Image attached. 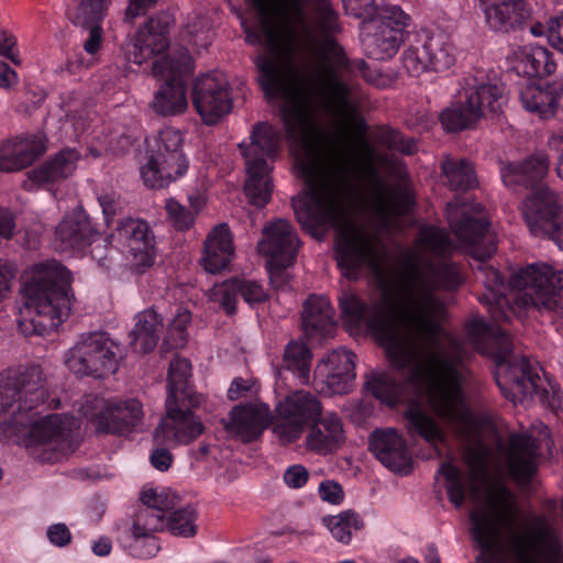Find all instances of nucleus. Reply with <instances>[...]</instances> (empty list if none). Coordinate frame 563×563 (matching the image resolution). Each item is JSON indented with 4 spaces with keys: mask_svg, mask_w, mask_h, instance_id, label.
<instances>
[{
    "mask_svg": "<svg viewBox=\"0 0 563 563\" xmlns=\"http://www.w3.org/2000/svg\"><path fill=\"white\" fill-rule=\"evenodd\" d=\"M418 241L424 251L441 260L435 262L415 251L407 252L397 305L387 291L369 303L352 292H345L339 299L344 321L351 327L369 330L385 344L394 364L406 368L410 379L432 373V366H437L439 361L431 358V366L417 363L404 333L437 338L446 317V307L435 290L454 289L462 283L459 268L446 258L452 243L444 230L423 227Z\"/></svg>",
    "mask_w": 563,
    "mask_h": 563,
    "instance_id": "nucleus-1",
    "label": "nucleus"
},
{
    "mask_svg": "<svg viewBox=\"0 0 563 563\" xmlns=\"http://www.w3.org/2000/svg\"><path fill=\"white\" fill-rule=\"evenodd\" d=\"M404 339L410 344L417 363L431 365L433 357L439 361L437 366H432V373L410 379L406 368L394 364L386 350L393 373L373 374L366 380L365 387L377 399L400 397L407 390L411 391L415 398L423 397L434 415L444 422L460 428L470 441L475 442L465 454L468 466L465 474L451 463H442L439 470L446 479L449 500L460 508L464 504L466 493L473 500L481 498L490 455L489 448L479 439L481 431L489 427V423L472 413L463 395L468 353L460 339L444 334L442 328L434 339L420 338L408 332L404 333Z\"/></svg>",
    "mask_w": 563,
    "mask_h": 563,
    "instance_id": "nucleus-2",
    "label": "nucleus"
},
{
    "mask_svg": "<svg viewBox=\"0 0 563 563\" xmlns=\"http://www.w3.org/2000/svg\"><path fill=\"white\" fill-rule=\"evenodd\" d=\"M48 396L38 366L9 367L0 373V416H12L11 427L20 443L42 462H55L74 450L73 433L79 418L63 415H26Z\"/></svg>",
    "mask_w": 563,
    "mask_h": 563,
    "instance_id": "nucleus-3",
    "label": "nucleus"
},
{
    "mask_svg": "<svg viewBox=\"0 0 563 563\" xmlns=\"http://www.w3.org/2000/svg\"><path fill=\"white\" fill-rule=\"evenodd\" d=\"M518 504L503 483H489L482 501L470 514L472 534L484 551L501 550L511 538L519 563H555L562 549L558 532L548 523L538 525L526 536L516 533Z\"/></svg>",
    "mask_w": 563,
    "mask_h": 563,
    "instance_id": "nucleus-4",
    "label": "nucleus"
},
{
    "mask_svg": "<svg viewBox=\"0 0 563 563\" xmlns=\"http://www.w3.org/2000/svg\"><path fill=\"white\" fill-rule=\"evenodd\" d=\"M478 277L486 288L479 300L487 306L495 322L508 321L519 308L563 313V269L547 264H531L514 273L508 284L493 266L478 265Z\"/></svg>",
    "mask_w": 563,
    "mask_h": 563,
    "instance_id": "nucleus-5",
    "label": "nucleus"
},
{
    "mask_svg": "<svg viewBox=\"0 0 563 563\" xmlns=\"http://www.w3.org/2000/svg\"><path fill=\"white\" fill-rule=\"evenodd\" d=\"M470 343L481 353L490 355L498 367L496 382L504 396L514 404L537 399L541 405L556 410L561 406L560 388L526 356H517L505 329L475 319L466 324Z\"/></svg>",
    "mask_w": 563,
    "mask_h": 563,
    "instance_id": "nucleus-6",
    "label": "nucleus"
},
{
    "mask_svg": "<svg viewBox=\"0 0 563 563\" xmlns=\"http://www.w3.org/2000/svg\"><path fill=\"white\" fill-rule=\"evenodd\" d=\"M377 88H386L390 78L365 60H350L338 42L325 36L316 46L314 80L323 93L330 112L347 125H354L362 134L360 146L372 155V147L366 141L365 122L358 117L360 92L352 82L353 70Z\"/></svg>",
    "mask_w": 563,
    "mask_h": 563,
    "instance_id": "nucleus-7",
    "label": "nucleus"
},
{
    "mask_svg": "<svg viewBox=\"0 0 563 563\" xmlns=\"http://www.w3.org/2000/svg\"><path fill=\"white\" fill-rule=\"evenodd\" d=\"M70 272L53 261L35 265L26 275L19 308V328L25 335L57 329L69 316Z\"/></svg>",
    "mask_w": 563,
    "mask_h": 563,
    "instance_id": "nucleus-8",
    "label": "nucleus"
},
{
    "mask_svg": "<svg viewBox=\"0 0 563 563\" xmlns=\"http://www.w3.org/2000/svg\"><path fill=\"white\" fill-rule=\"evenodd\" d=\"M154 255L152 231L146 222L137 219L121 221L108 245L98 244L91 250V257L107 269L123 264L145 268L154 263Z\"/></svg>",
    "mask_w": 563,
    "mask_h": 563,
    "instance_id": "nucleus-9",
    "label": "nucleus"
},
{
    "mask_svg": "<svg viewBox=\"0 0 563 563\" xmlns=\"http://www.w3.org/2000/svg\"><path fill=\"white\" fill-rule=\"evenodd\" d=\"M183 145V133L172 126H165L146 139L147 161L140 167L141 179L146 187L166 188L187 174L189 161Z\"/></svg>",
    "mask_w": 563,
    "mask_h": 563,
    "instance_id": "nucleus-10",
    "label": "nucleus"
},
{
    "mask_svg": "<svg viewBox=\"0 0 563 563\" xmlns=\"http://www.w3.org/2000/svg\"><path fill=\"white\" fill-rule=\"evenodd\" d=\"M505 87L470 78L455 99L440 114L448 132L472 129L485 113L499 114L506 104Z\"/></svg>",
    "mask_w": 563,
    "mask_h": 563,
    "instance_id": "nucleus-11",
    "label": "nucleus"
},
{
    "mask_svg": "<svg viewBox=\"0 0 563 563\" xmlns=\"http://www.w3.org/2000/svg\"><path fill=\"white\" fill-rule=\"evenodd\" d=\"M122 346L104 332L81 334L64 355L66 367L78 376L104 377L118 371Z\"/></svg>",
    "mask_w": 563,
    "mask_h": 563,
    "instance_id": "nucleus-12",
    "label": "nucleus"
},
{
    "mask_svg": "<svg viewBox=\"0 0 563 563\" xmlns=\"http://www.w3.org/2000/svg\"><path fill=\"white\" fill-rule=\"evenodd\" d=\"M192 68V57L187 53H181L177 60L168 55L153 62L152 74L155 77L165 78L150 103L155 114L172 118L186 113L189 108V98L183 76L190 73Z\"/></svg>",
    "mask_w": 563,
    "mask_h": 563,
    "instance_id": "nucleus-13",
    "label": "nucleus"
},
{
    "mask_svg": "<svg viewBox=\"0 0 563 563\" xmlns=\"http://www.w3.org/2000/svg\"><path fill=\"white\" fill-rule=\"evenodd\" d=\"M411 18L399 5L387 4L365 24L363 45L368 57L376 60L393 58L409 35Z\"/></svg>",
    "mask_w": 563,
    "mask_h": 563,
    "instance_id": "nucleus-14",
    "label": "nucleus"
},
{
    "mask_svg": "<svg viewBox=\"0 0 563 563\" xmlns=\"http://www.w3.org/2000/svg\"><path fill=\"white\" fill-rule=\"evenodd\" d=\"M320 399L309 390H295L275 407L273 433L282 445L298 441L308 424L322 413Z\"/></svg>",
    "mask_w": 563,
    "mask_h": 563,
    "instance_id": "nucleus-15",
    "label": "nucleus"
},
{
    "mask_svg": "<svg viewBox=\"0 0 563 563\" xmlns=\"http://www.w3.org/2000/svg\"><path fill=\"white\" fill-rule=\"evenodd\" d=\"M77 412L97 429L113 433L136 426L144 415L136 399L107 400L92 395L85 396L77 404Z\"/></svg>",
    "mask_w": 563,
    "mask_h": 563,
    "instance_id": "nucleus-16",
    "label": "nucleus"
},
{
    "mask_svg": "<svg viewBox=\"0 0 563 563\" xmlns=\"http://www.w3.org/2000/svg\"><path fill=\"white\" fill-rule=\"evenodd\" d=\"M279 139V132L267 123L255 125L251 135L252 146L261 152V157L249 163V205L257 209L265 207L272 197L271 168L265 157L274 156Z\"/></svg>",
    "mask_w": 563,
    "mask_h": 563,
    "instance_id": "nucleus-17",
    "label": "nucleus"
},
{
    "mask_svg": "<svg viewBox=\"0 0 563 563\" xmlns=\"http://www.w3.org/2000/svg\"><path fill=\"white\" fill-rule=\"evenodd\" d=\"M465 203L449 202L446 216L455 236L463 242L479 262L489 258L496 252L495 235L488 231L489 222L483 216L470 214Z\"/></svg>",
    "mask_w": 563,
    "mask_h": 563,
    "instance_id": "nucleus-18",
    "label": "nucleus"
},
{
    "mask_svg": "<svg viewBox=\"0 0 563 563\" xmlns=\"http://www.w3.org/2000/svg\"><path fill=\"white\" fill-rule=\"evenodd\" d=\"M262 234L258 253L266 257V268L272 277H279L283 268L294 264L300 247L299 238L291 223L282 218L264 225Z\"/></svg>",
    "mask_w": 563,
    "mask_h": 563,
    "instance_id": "nucleus-19",
    "label": "nucleus"
},
{
    "mask_svg": "<svg viewBox=\"0 0 563 563\" xmlns=\"http://www.w3.org/2000/svg\"><path fill=\"white\" fill-rule=\"evenodd\" d=\"M170 14L164 12L151 18L144 26L140 27L134 37L125 45V55L134 64L142 65L151 59H162L168 55L177 60L181 53L189 54V48L179 52H172L164 56L162 53L168 46V32L173 24Z\"/></svg>",
    "mask_w": 563,
    "mask_h": 563,
    "instance_id": "nucleus-20",
    "label": "nucleus"
},
{
    "mask_svg": "<svg viewBox=\"0 0 563 563\" xmlns=\"http://www.w3.org/2000/svg\"><path fill=\"white\" fill-rule=\"evenodd\" d=\"M180 401L166 398V411L155 429L154 440L157 444L172 448L189 445L206 431L202 419L190 409H185Z\"/></svg>",
    "mask_w": 563,
    "mask_h": 563,
    "instance_id": "nucleus-21",
    "label": "nucleus"
},
{
    "mask_svg": "<svg viewBox=\"0 0 563 563\" xmlns=\"http://www.w3.org/2000/svg\"><path fill=\"white\" fill-rule=\"evenodd\" d=\"M191 102L203 124L219 123L232 109L227 80L216 74L198 76L192 84Z\"/></svg>",
    "mask_w": 563,
    "mask_h": 563,
    "instance_id": "nucleus-22",
    "label": "nucleus"
},
{
    "mask_svg": "<svg viewBox=\"0 0 563 563\" xmlns=\"http://www.w3.org/2000/svg\"><path fill=\"white\" fill-rule=\"evenodd\" d=\"M356 355L339 347L323 357L314 371V389L323 395H346L354 385Z\"/></svg>",
    "mask_w": 563,
    "mask_h": 563,
    "instance_id": "nucleus-23",
    "label": "nucleus"
},
{
    "mask_svg": "<svg viewBox=\"0 0 563 563\" xmlns=\"http://www.w3.org/2000/svg\"><path fill=\"white\" fill-rule=\"evenodd\" d=\"M539 444L528 433H512L500 445V462L515 482L528 484L538 470Z\"/></svg>",
    "mask_w": 563,
    "mask_h": 563,
    "instance_id": "nucleus-24",
    "label": "nucleus"
},
{
    "mask_svg": "<svg viewBox=\"0 0 563 563\" xmlns=\"http://www.w3.org/2000/svg\"><path fill=\"white\" fill-rule=\"evenodd\" d=\"M367 172L371 187V208L380 225L387 229L394 217L409 211L412 203L411 197L406 190L389 187L372 164H368Z\"/></svg>",
    "mask_w": 563,
    "mask_h": 563,
    "instance_id": "nucleus-25",
    "label": "nucleus"
},
{
    "mask_svg": "<svg viewBox=\"0 0 563 563\" xmlns=\"http://www.w3.org/2000/svg\"><path fill=\"white\" fill-rule=\"evenodd\" d=\"M97 229L81 207L67 212L55 231L56 247L60 251H90L98 244L103 245Z\"/></svg>",
    "mask_w": 563,
    "mask_h": 563,
    "instance_id": "nucleus-26",
    "label": "nucleus"
},
{
    "mask_svg": "<svg viewBox=\"0 0 563 563\" xmlns=\"http://www.w3.org/2000/svg\"><path fill=\"white\" fill-rule=\"evenodd\" d=\"M80 159L81 154L76 148L62 150L40 166L27 172L22 187L27 191L41 188L52 190L75 174Z\"/></svg>",
    "mask_w": 563,
    "mask_h": 563,
    "instance_id": "nucleus-27",
    "label": "nucleus"
},
{
    "mask_svg": "<svg viewBox=\"0 0 563 563\" xmlns=\"http://www.w3.org/2000/svg\"><path fill=\"white\" fill-rule=\"evenodd\" d=\"M165 528L164 516L151 509H140L135 515L124 544L132 556L146 559L159 550L155 532Z\"/></svg>",
    "mask_w": 563,
    "mask_h": 563,
    "instance_id": "nucleus-28",
    "label": "nucleus"
},
{
    "mask_svg": "<svg viewBox=\"0 0 563 563\" xmlns=\"http://www.w3.org/2000/svg\"><path fill=\"white\" fill-rule=\"evenodd\" d=\"M521 211L530 231L539 235L543 230L553 229V222L562 214V207L555 192L540 186L522 201Z\"/></svg>",
    "mask_w": 563,
    "mask_h": 563,
    "instance_id": "nucleus-29",
    "label": "nucleus"
},
{
    "mask_svg": "<svg viewBox=\"0 0 563 563\" xmlns=\"http://www.w3.org/2000/svg\"><path fill=\"white\" fill-rule=\"evenodd\" d=\"M369 450L393 472L408 474L411 456L406 440L395 429H379L371 434Z\"/></svg>",
    "mask_w": 563,
    "mask_h": 563,
    "instance_id": "nucleus-30",
    "label": "nucleus"
},
{
    "mask_svg": "<svg viewBox=\"0 0 563 563\" xmlns=\"http://www.w3.org/2000/svg\"><path fill=\"white\" fill-rule=\"evenodd\" d=\"M487 27L497 33H510L521 29L532 14L531 7L514 0H478Z\"/></svg>",
    "mask_w": 563,
    "mask_h": 563,
    "instance_id": "nucleus-31",
    "label": "nucleus"
},
{
    "mask_svg": "<svg viewBox=\"0 0 563 563\" xmlns=\"http://www.w3.org/2000/svg\"><path fill=\"white\" fill-rule=\"evenodd\" d=\"M550 168V158L545 153H536L522 161L511 162L500 167L505 186L512 190L536 189L545 178Z\"/></svg>",
    "mask_w": 563,
    "mask_h": 563,
    "instance_id": "nucleus-32",
    "label": "nucleus"
},
{
    "mask_svg": "<svg viewBox=\"0 0 563 563\" xmlns=\"http://www.w3.org/2000/svg\"><path fill=\"white\" fill-rule=\"evenodd\" d=\"M234 257L235 246L229 225H214L205 240L200 261L202 268L210 274H219L231 266Z\"/></svg>",
    "mask_w": 563,
    "mask_h": 563,
    "instance_id": "nucleus-33",
    "label": "nucleus"
},
{
    "mask_svg": "<svg viewBox=\"0 0 563 563\" xmlns=\"http://www.w3.org/2000/svg\"><path fill=\"white\" fill-rule=\"evenodd\" d=\"M46 150L42 137L10 139L0 144V172L16 173L30 165Z\"/></svg>",
    "mask_w": 563,
    "mask_h": 563,
    "instance_id": "nucleus-34",
    "label": "nucleus"
},
{
    "mask_svg": "<svg viewBox=\"0 0 563 563\" xmlns=\"http://www.w3.org/2000/svg\"><path fill=\"white\" fill-rule=\"evenodd\" d=\"M345 440L341 418L334 412H325L314 418L306 437V448L321 455L339 449Z\"/></svg>",
    "mask_w": 563,
    "mask_h": 563,
    "instance_id": "nucleus-35",
    "label": "nucleus"
},
{
    "mask_svg": "<svg viewBox=\"0 0 563 563\" xmlns=\"http://www.w3.org/2000/svg\"><path fill=\"white\" fill-rule=\"evenodd\" d=\"M334 310L329 299L321 295L309 296L302 305L301 324L306 336L329 335L334 328Z\"/></svg>",
    "mask_w": 563,
    "mask_h": 563,
    "instance_id": "nucleus-36",
    "label": "nucleus"
},
{
    "mask_svg": "<svg viewBox=\"0 0 563 563\" xmlns=\"http://www.w3.org/2000/svg\"><path fill=\"white\" fill-rule=\"evenodd\" d=\"M562 93L563 86L560 84L545 87L528 84L520 90V101L526 110L538 113L542 119H549L555 114Z\"/></svg>",
    "mask_w": 563,
    "mask_h": 563,
    "instance_id": "nucleus-37",
    "label": "nucleus"
},
{
    "mask_svg": "<svg viewBox=\"0 0 563 563\" xmlns=\"http://www.w3.org/2000/svg\"><path fill=\"white\" fill-rule=\"evenodd\" d=\"M191 364L187 358L175 357L168 371V396L175 401L188 404L191 408H198L203 402V396L192 391L190 387Z\"/></svg>",
    "mask_w": 563,
    "mask_h": 563,
    "instance_id": "nucleus-38",
    "label": "nucleus"
},
{
    "mask_svg": "<svg viewBox=\"0 0 563 563\" xmlns=\"http://www.w3.org/2000/svg\"><path fill=\"white\" fill-rule=\"evenodd\" d=\"M131 330V345L140 353L152 351L158 342L163 329V317L153 308L140 311L134 317Z\"/></svg>",
    "mask_w": 563,
    "mask_h": 563,
    "instance_id": "nucleus-39",
    "label": "nucleus"
},
{
    "mask_svg": "<svg viewBox=\"0 0 563 563\" xmlns=\"http://www.w3.org/2000/svg\"><path fill=\"white\" fill-rule=\"evenodd\" d=\"M404 419L407 432L411 438L420 437L433 445L445 440L444 430L426 410L410 406L404 412Z\"/></svg>",
    "mask_w": 563,
    "mask_h": 563,
    "instance_id": "nucleus-40",
    "label": "nucleus"
},
{
    "mask_svg": "<svg viewBox=\"0 0 563 563\" xmlns=\"http://www.w3.org/2000/svg\"><path fill=\"white\" fill-rule=\"evenodd\" d=\"M518 67L528 77H544L553 74L556 63L553 53L543 46H525L520 53Z\"/></svg>",
    "mask_w": 563,
    "mask_h": 563,
    "instance_id": "nucleus-41",
    "label": "nucleus"
},
{
    "mask_svg": "<svg viewBox=\"0 0 563 563\" xmlns=\"http://www.w3.org/2000/svg\"><path fill=\"white\" fill-rule=\"evenodd\" d=\"M424 44L431 71H444L455 64V48L446 34L433 33L426 38Z\"/></svg>",
    "mask_w": 563,
    "mask_h": 563,
    "instance_id": "nucleus-42",
    "label": "nucleus"
},
{
    "mask_svg": "<svg viewBox=\"0 0 563 563\" xmlns=\"http://www.w3.org/2000/svg\"><path fill=\"white\" fill-rule=\"evenodd\" d=\"M311 358V352L305 343L290 342L284 352L283 367L291 372L300 384H308Z\"/></svg>",
    "mask_w": 563,
    "mask_h": 563,
    "instance_id": "nucleus-43",
    "label": "nucleus"
},
{
    "mask_svg": "<svg viewBox=\"0 0 563 563\" xmlns=\"http://www.w3.org/2000/svg\"><path fill=\"white\" fill-rule=\"evenodd\" d=\"M448 186L455 191H466L476 184L475 170L465 159H445L441 165Z\"/></svg>",
    "mask_w": 563,
    "mask_h": 563,
    "instance_id": "nucleus-44",
    "label": "nucleus"
},
{
    "mask_svg": "<svg viewBox=\"0 0 563 563\" xmlns=\"http://www.w3.org/2000/svg\"><path fill=\"white\" fill-rule=\"evenodd\" d=\"M323 521L332 537L343 544L350 543L353 531H358L364 527L361 517L352 510L342 511L336 516H330L324 518Z\"/></svg>",
    "mask_w": 563,
    "mask_h": 563,
    "instance_id": "nucleus-45",
    "label": "nucleus"
},
{
    "mask_svg": "<svg viewBox=\"0 0 563 563\" xmlns=\"http://www.w3.org/2000/svg\"><path fill=\"white\" fill-rule=\"evenodd\" d=\"M140 498L143 509H151L162 516L179 503V496L167 487H144Z\"/></svg>",
    "mask_w": 563,
    "mask_h": 563,
    "instance_id": "nucleus-46",
    "label": "nucleus"
},
{
    "mask_svg": "<svg viewBox=\"0 0 563 563\" xmlns=\"http://www.w3.org/2000/svg\"><path fill=\"white\" fill-rule=\"evenodd\" d=\"M181 37L194 52H199L210 45L213 34L207 19L195 16L186 24Z\"/></svg>",
    "mask_w": 563,
    "mask_h": 563,
    "instance_id": "nucleus-47",
    "label": "nucleus"
},
{
    "mask_svg": "<svg viewBox=\"0 0 563 563\" xmlns=\"http://www.w3.org/2000/svg\"><path fill=\"white\" fill-rule=\"evenodd\" d=\"M275 416L269 406L258 399L249 400V442L258 439L269 427L273 428Z\"/></svg>",
    "mask_w": 563,
    "mask_h": 563,
    "instance_id": "nucleus-48",
    "label": "nucleus"
},
{
    "mask_svg": "<svg viewBox=\"0 0 563 563\" xmlns=\"http://www.w3.org/2000/svg\"><path fill=\"white\" fill-rule=\"evenodd\" d=\"M197 512L191 506H186L170 512L166 519L165 527L168 531L183 538H190L197 532Z\"/></svg>",
    "mask_w": 563,
    "mask_h": 563,
    "instance_id": "nucleus-49",
    "label": "nucleus"
},
{
    "mask_svg": "<svg viewBox=\"0 0 563 563\" xmlns=\"http://www.w3.org/2000/svg\"><path fill=\"white\" fill-rule=\"evenodd\" d=\"M246 300V291L243 282L230 280L216 285L210 290V300L219 303L227 313L231 314L235 310L236 294Z\"/></svg>",
    "mask_w": 563,
    "mask_h": 563,
    "instance_id": "nucleus-50",
    "label": "nucleus"
},
{
    "mask_svg": "<svg viewBox=\"0 0 563 563\" xmlns=\"http://www.w3.org/2000/svg\"><path fill=\"white\" fill-rule=\"evenodd\" d=\"M401 59L404 68L412 77L431 71L424 42L421 45H409L402 52Z\"/></svg>",
    "mask_w": 563,
    "mask_h": 563,
    "instance_id": "nucleus-51",
    "label": "nucleus"
},
{
    "mask_svg": "<svg viewBox=\"0 0 563 563\" xmlns=\"http://www.w3.org/2000/svg\"><path fill=\"white\" fill-rule=\"evenodd\" d=\"M191 324V312L185 307H178L168 324V340L172 346L181 347L188 339V328Z\"/></svg>",
    "mask_w": 563,
    "mask_h": 563,
    "instance_id": "nucleus-52",
    "label": "nucleus"
},
{
    "mask_svg": "<svg viewBox=\"0 0 563 563\" xmlns=\"http://www.w3.org/2000/svg\"><path fill=\"white\" fill-rule=\"evenodd\" d=\"M165 210L168 222L178 231H187L195 223V213L175 198L166 200Z\"/></svg>",
    "mask_w": 563,
    "mask_h": 563,
    "instance_id": "nucleus-53",
    "label": "nucleus"
},
{
    "mask_svg": "<svg viewBox=\"0 0 563 563\" xmlns=\"http://www.w3.org/2000/svg\"><path fill=\"white\" fill-rule=\"evenodd\" d=\"M377 142L389 150L400 152L406 155L413 154L417 145L413 139L404 136L394 129H383L377 134Z\"/></svg>",
    "mask_w": 563,
    "mask_h": 563,
    "instance_id": "nucleus-54",
    "label": "nucleus"
},
{
    "mask_svg": "<svg viewBox=\"0 0 563 563\" xmlns=\"http://www.w3.org/2000/svg\"><path fill=\"white\" fill-rule=\"evenodd\" d=\"M224 429L230 437L240 439L243 443L246 442L245 405L240 404L232 408L228 418L224 420Z\"/></svg>",
    "mask_w": 563,
    "mask_h": 563,
    "instance_id": "nucleus-55",
    "label": "nucleus"
},
{
    "mask_svg": "<svg viewBox=\"0 0 563 563\" xmlns=\"http://www.w3.org/2000/svg\"><path fill=\"white\" fill-rule=\"evenodd\" d=\"M345 12L357 19H362L364 24L378 15L380 8L377 0H342Z\"/></svg>",
    "mask_w": 563,
    "mask_h": 563,
    "instance_id": "nucleus-56",
    "label": "nucleus"
},
{
    "mask_svg": "<svg viewBox=\"0 0 563 563\" xmlns=\"http://www.w3.org/2000/svg\"><path fill=\"white\" fill-rule=\"evenodd\" d=\"M317 24L324 33H330L336 29V13L332 9L329 0H318L317 2Z\"/></svg>",
    "mask_w": 563,
    "mask_h": 563,
    "instance_id": "nucleus-57",
    "label": "nucleus"
},
{
    "mask_svg": "<svg viewBox=\"0 0 563 563\" xmlns=\"http://www.w3.org/2000/svg\"><path fill=\"white\" fill-rule=\"evenodd\" d=\"M46 537L48 542L56 548L67 547L73 539L69 528L63 522L48 526L46 529Z\"/></svg>",
    "mask_w": 563,
    "mask_h": 563,
    "instance_id": "nucleus-58",
    "label": "nucleus"
},
{
    "mask_svg": "<svg viewBox=\"0 0 563 563\" xmlns=\"http://www.w3.org/2000/svg\"><path fill=\"white\" fill-rule=\"evenodd\" d=\"M283 478L289 488L299 489L307 484L309 472L303 465L294 464L286 468Z\"/></svg>",
    "mask_w": 563,
    "mask_h": 563,
    "instance_id": "nucleus-59",
    "label": "nucleus"
},
{
    "mask_svg": "<svg viewBox=\"0 0 563 563\" xmlns=\"http://www.w3.org/2000/svg\"><path fill=\"white\" fill-rule=\"evenodd\" d=\"M78 4V20L84 22L93 21L99 18L104 9V0H76Z\"/></svg>",
    "mask_w": 563,
    "mask_h": 563,
    "instance_id": "nucleus-60",
    "label": "nucleus"
},
{
    "mask_svg": "<svg viewBox=\"0 0 563 563\" xmlns=\"http://www.w3.org/2000/svg\"><path fill=\"white\" fill-rule=\"evenodd\" d=\"M318 493L323 501L339 505L344 499V492L340 484L334 481H324L320 483Z\"/></svg>",
    "mask_w": 563,
    "mask_h": 563,
    "instance_id": "nucleus-61",
    "label": "nucleus"
},
{
    "mask_svg": "<svg viewBox=\"0 0 563 563\" xmlns=\"http://www.w3.org/2000/svg\"><path fill=\"white\" fill-rule=\"evenodd\" d=\"M0 55L10 59L14 65H20L16 38L10 32L0 29Z\"/></svg>",
    "mask_w": 563,
    "mask_h": 563,
    "instance_id": "nucleus-62",
    "label": "nucleus"
},
{
    "mask_svg": "<svg viewBox=\"0 0 563 563\" xmlns=\"http://www.w3.org/2000/svg\"><path fill=\"white\" fill-rule=\"evenodd\" d=\"M14 276L15 266L10 261L0 258V301L9 296Z\"/></svg>",
    "mask_w": 563,
    "mask_h": 563,
    "instance_id": "nucleus-63",
    "label": "nucleus"
},
{
    "mask_svg": "<svg viewBox=\"0 0 563 563\" xmlns=\"http://www.w3.org/2000/svg\"><path fill=\"white\" fill-rule=\"evenodd\" d=\"M548 37L551 44L563 53V12L550 20Z\"/></svg>",
    "mask_w": 563,
    "mask_h": 563,
    "instance_id": "nucleus-64",
    "label": "nucleus"
}]
</instances>
